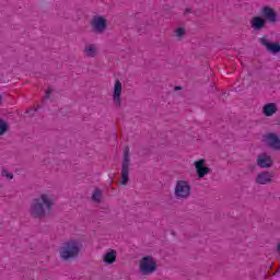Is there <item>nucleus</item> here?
Segmentation results:
<instances>
[{
	"mask_svg": "<svg viewBox=\"0 0 280 280\" xmlns=\"http://www.w3.org/2000/svg\"><path fill=\"white\" fill-rule=\"evenodd\" d=\"M56 205V198L51 192H43L37 198L33 199L28 213L31 218L35 220H44L47 218L49 213H51V209Z\"/></svg>",
	"mask_w": 280,
	"mask_h": 280,
	"instance_id": "1",
	"label": "nucleus"
},
{
	"mask_svg": "<svg viewBox=\"0 0 280 280\" xmlns=\"http://www.w3.org/2000/svg\"><path fill=\"white\" fill-rule=\"evenodd\" d=\"M80 255V242L77 240H71L63 243L59 248V257L63 261H69Z\"/></svg>",
	"mask_w": 280,
	"mask_h": 280,
	"instance_id": "2",
	"label": "nucleus"
},
{
	"mask_svg": "<svg viewBox=\"0 0 280 280\" xmlns=\"http://www.w3.org/2000/svg\"><path fill=\"white\" fill-rule=\"evenodd\" d=\"M156 259L152 256H143L138 264V272L142 277H150V275H154L156 272Z\"/></svg>",
	"mask_w": 280,
	"mask_h": 280,
	"instance_id": "3",
	"label": "nucleus"
},
{
	"mask_svg": "<svg viewBox=\"0 0 280 280\" xmlns=\"http://www.w3.org/2000/svg\"><path fill=\"white\" fill-rule=\"evenodd\" d=\"M174 196L176 200H187L191 196V183L189 180H177L174 187Z\"/></svg>",
	"mask_w": 280,
	"mask_h": 280,
	"instance_id": "4",
	"label": "nucleus"
},
{
	"mask_svg": "<svg viewBox=\"0 0 280 280\" xmlns=\"http://www.w3.org/2000/svg\"><path fill=\"white\" fill-rule=\"evenodd\" d=\"M90 25L94 34H104L108 30V18L96 14L91 19Z\"/></svg>",
	"mask_w": 280,
	"mask_h": 280,
	"instance_id": "5",
	"label": "nucleus"
},
{
	"mask_svg": "<svg viewBox=\"0 0 280 280\" xmlns=\"http://www.w3.org/2000/svg\"><path fill=\"white\" fill-rule=\"evenodd\" d=\"M122 168H121V182L122 185H128L130 175V149L126 147L122 150Z\"/></svg>",
	"mask_w": 280,
	"mask_h": 280,
	"instance_id": "6",
	"label": "nucleus"
},
{
	"mask_svg": "<svg viewBox=\"0 0 280 280\" xmlns=\"http://www.w3.org/2000/svg\"><path fill=\"white\" fill-rule=\"evenodd\" d=\"M121 93H124V85L119 80H116L112 89V100L116 108L121 107Z\"/></svg>",
	"mask_w": 280,
	"mask_h": 280,
	"instance_id": "7",
	"label": "nucleus"
},
{
	"mask_svg": "<svg viewBox=\"0 0 280 280\" xmlns=\"http://www.w3.org/2000/svg\"><path fill=\"white\" fill-rule=\"evenodd\" d=\"M194 167L196 170V174L198 178H205V176H209L211 174V168L207 165V160L199 159L194 162Z\"/></svg>",
	"mask_w": 280,
	"mask_h": 280,
	"instance_id": "8",
	"label": "nucleus"
},
{
	"mask_svg": "<svg viewBox=\"0 0 280 280\" xmlns=\"http://www.w3.org/2000/svg\"><path fill=\"white\" fill-rule=\"evenodd\" d=\"M256 163L261 170H270L275 165V159H272L268 153H260L257 156Z\"/></svg>",
	"mask_w": 280,
	"mask_h": 280,
	"instance_id": "9",
	"label": "nucleus"
},
{
	"mask_svg": "<svg viewBox=\"0 0 280 280\" xmlns=\"http://www.w3.org/2000/svg\"><path fill=\"white\" fill-rule=\"evenodd\" d=\"M259 43H260V45H262V47H265V49L269 54H279V51H280V44H279V42H270L268 39V37L264 36V37L259 38Z\"/></svg>",
	"mask_w": 280,
	"mask_h": 280,
	"instance_id": "10",
	"label": "nucleus"
},
{
	"mask_svg": "<svg viewBox=\"0 0 280 280\" xmlns=\"http://www.w3.org/2000/svg\"><path fill=\"white\" fill-rule=\"evenodd\" d=\"M264 143L271 150H280V139L276 133H267L262 137Z\"/></svg>",
	"mask_w": 280,
	"mask_h": 280,
	"instance_id": "11",
	"label": "nucleus"
},
{
	"mask_svg": "<svg viewBox=\"0 0 280 280\" xmlns=\"http://www.w3.org/2000/svg\"><path fill=\"white\" fill-rule=\"evenodd\" d=\"M275 174L264 171L257 174L255 183L257 185H269V183H272Z\"/></svg>",
	"mask_w": 280,
	"mask_h": 280,
	"instance_id": "12",
	"label": "nucleus"
},
{
	"mask_svg": "<svg viewBox=\"0 0 280 280\" xmlns=\"http://www.w3.org/2000/svg\"><path fill=\"white\" fill-rule=\"evenodd\" d=\"M102 261L105 266H113L117 264V250L109 248L102 256Z\"/></svg>",
	"mask_w": 280,
	"mask_h": 280,
	"instance_id": "13",
	"label": "nucleus"
},
{
	"mask_svg": "<svg viewBox=\"0 0 280 280\" xmlns=\"http://www.w3.org/2000/svg\"><path fill=\"white\" fill-rule=\"evenodd\" d=\"M83 56H85V58H97L100 56V49L97 48V45L86 44L83 47Z\"/></svg>",
	"mask_w": 280,
	"mask_h": 280,
	"instance_id": "14",
	"label": "nucleus"
},
{
	"mask_svg": "<svg viewBox=\"0 0 280 280\" xmlns=\"http://www.w3.org/2000/svg\"><path fill=\"white\" fill-rule=\"evenodd\" d=\"M279 112V107H277V104L269 103L262 106L261 113L264 117H272V115L277 114Z\"/></svg>",
	"mask_w": 280,
	"mask_h": 280,
	"instance_id": "15",
	"label": "nucleus"
},
{
	"mask_svg": "<svg viewBox=\"0 0 280 280\" xmlns=\"http://www.w3.org/2000/svg\"><path fill=\"white\" fill-rule=\"evenodd\" d=\"M253 30L259 31V30H264V27H266V19L260 18V16H254L250 21H249Z\"/></svg>",
	"mask_w": 280,
	"mask_h": 280,
	"instance_id": "16",
	"label": "nucleus"
},
{
	"mask_svg": "<svg viewBox=\"0 0 280 280\" xmlns=\"http://www.w3.org/2000/svg\"><path fill=\"white\" fill-rule=\"evenodd\" d=\"M262 16H265L269 23H277V13H275V10L269 7H265L262 9Z\"/></svg>",
	"mask_w": 280,
	"mask_h": 280,
	"instance_id": "17",
	"label": "nucleus"
},
{
	"mask_svg": "<svg viewBox=\"0 0 280 280\" xmlns=\"http://www.w3.org/2000/svg\"><path fill=\"white\" fill-rule=\"evenodd\" d=\"M186 34L185 27H177L174 31V36L175 38H177L178 40L183 39V36Z\"/></svg>",
	"mask_w": 280,
	"mask_h": 280,
	"instance_id": "18",
	"label": "nucleus"
},
{
	"mask_svg": "<svg viewBox=\"0 0 280 280\" xmlns=\"http://www.w3.org/2000/svg\"><path fill=\"white\" fill-rule=\"evenodd\" d=\"M93 202H102V190L96 188L92 195Z\"/></svg>",
	"mask_w": 280,
	"mask_h": 280,
	"instance_id": "19",
	"label": "nucleus"
},
{
	"mask_svg": "<svg viewBox=\"0 0 280 280\" xmlns=\"http://www.w3.org/2000/svg\"><path fill=\"white\" fill-rule=\"evenodd\" d=\"M2 178H7V180H12L14 178V174L10 173L8 170L3 168L1 171Z\"/></svg>",
	"mask_w": 280,
	"mask_h": 280,
	"instance_id": "20",
	"label": "nucleus"
},
{
	"mask_svg": "<svg viewBox=\"0 0 280 280\" xmlns=\"http://www.w3.org/2000/svg\"><path fill=\"white\" fill-rule=\"evenodd\" d=\"M8 132V122L0 120V137Z\"/></svg>",
	"mask_w": 280,
	"mask_h": 280,
	"instance_id": "21",
	"label": "nucleus"
},
{
	"mask_svg": "<svg viewBox=\"0 0 280 280\" xmlns=\"http://www.w3.org/2000/svg\"><path fill=\"white\" fill-rule=\"evenodd\" d=\"M185 12H186V13H187V12H191V10H190V9H186Z\"/></svg>",
	"mask_w": 280,
	"mask_h": 280,
	"instance_id": "22",
	"label": "nucleus"
},
{
	"mask_svg": "<svg viewBox=\"0 0 280 280\" xmlns=\"http://www.w3.org/2000/svg\"><path fill=\"white\" fill-rule=\"evenodd\" d=\"M46 97H49V92L46 93Z\"/></svg>",
	"mask_w": 280,
	"mask_h": 280,
	"instance_id": "23",
	"label": "nucleus"
},
{
	"mask_svg": "<svg viewBox=\"0 0 280 280\" xmlns=\"http://www.w3.org/2000/svg\"><path fill=\"white\" fill-rule=\"evenodd\" d=\"M278 250H280V243L278 244Z\"/></svg>",
	"mask_w": 280,
	"mask_h": 280,
	"instance_id": "24",
	"label": "nucleus"
},
{
	"mask_svg": "<svg viewBox=\"0 0 280 280\" xmlns=\"http://www.w3.org/2000/svg\"><path fill=\"white\" fill-rule=\"evenodd\" d=\"M0 102H1V96H0Z\"/></svg>",
	"mask_w": 280,
	"mask_h": 280,
	"instance_id": "25",
	"label": "nucleus"
}]
</instances>
